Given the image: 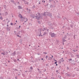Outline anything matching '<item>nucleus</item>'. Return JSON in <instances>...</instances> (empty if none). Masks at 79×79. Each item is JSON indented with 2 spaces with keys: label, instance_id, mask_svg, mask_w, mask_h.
<instances>
[{
  "label": "nucleus",
  "instance_id": "obj_1",
  "mask_svg": "<svg viewBox=\"0 0 79 79\" xmlns=\"http://www.w3.org/2000/svg\"><path fill=\"white\" fill-rule=\"evenodd\" d=\"M37 15H36L35 16L36 19H37V20H39V19L41 18V16L40 15V13L39 12H37Z\"/></svg>",
  "mask_w": 79,
  "mask_h": 79
},
{
  "label": "nucleus",
  "instance_id": "obj_2",
  "mask_svg": "<svg viewBox=\"0 0 79 79\" xmlns=\"http://www.w3.org/2000/svg\"><path fill=\"white\" fill-rule=\"evenodd\" d=\"M49 35H50L51 37H55L56 36V34H55L54 33L50 32L49 33Z\"/></svg>",
  "mask_w": 79,
  "mask_h": 79
},
{
  "label": "nucleus",
  "instance_id": "obj_3",
  "mask_svg": "<svg viewBox=\"0 0 79 79\" xmlns=\"http://www.w3.org/2000/svg\"><path fill=\"white\" fill-rule=\"evenodd\" d=\"M8 51L5 52V51H3L1 53L2 55H8Z\"/></svg>",
  "mask_w": 79,
  "mask_h": 79
},
{
  "label": "nucleus",
  "instance_id": "obj_4",
  "mask_svg": "<svg viewBox=\"0 0 79 79\" xmlns=\"http://www.w3.org/2000/svg\"><path fill=\"white\" fill-rule=\"evenodd\" d=\"M46 15L48 16H49V17H50V18H51L52 16V14L48 12H46Z\"/></svg>",
  "mask_w": 79,
  "mask_h": 79
},
{
  "label": "nucleus",
  "instance_id": "obj_5",
  "mask_svg": "<svg viewBox=\"0 0 79 79\" xmlns=\"http://www.w3.org/2000/svg\"><path fill=\"white\" fill-rule=\"evenodd\" d=\"M65 75L67 76L68 77H70V76H71V73L68 74L67 73H66Z\"/></svg>",
  "mask_w": 79,
  "mask_h": 79
},
{
  "label": "nucleus",
  "instance_id": "obj_6",
  "mask_svg": "<svg viewBox=\"0 0 79 79\" xmlns=\"http://www.w3.org/2000/svg\"><path fill=\"white\" fill-rule=\"evenodd\" d=\"M67 34H68V35H65L64 39H66V38H67V37H69V34L68 33H67Z\"/></svg>",
  "mask_w": 79,
  "mask_h": 79
},
{
  "label": "nucleus",
  "instance_id": "obj_7",
  "mask_svg": "<svg viewBox=\"0 0 79 79\" xmlns=\"http://www.w3.org/2000/svg\"><path fill=\"white\" fill-rule=\"evenodd\" d=\"M7 31H10V27H8L6 28Z\"/></svg>",
  "mask_w": 79,
  "mask_h": 79
},
{
  "label": "nucleus",
  "instance_id": "obj_8",
  "mask_svg": "<svg viewBox=\"0 0 79 79\" xmlns=\"http://www.w3.org/2000/svg\"><path fill=\"white\" fill-rule=\"evenodd\" d=\"M31 17H32V18H33L34 19L35 18V16H34V14L31 15Z\"/></svg>",
  "mask_w": 79,
  "mask_h": 79
},
{
  "label": "nucleus",
  "instance_id": "obj_9",
  "mask_svg": "<svg viewBox=\"0 0 79 79\" xmlns=\"http://www.w3.org/2000/svg\"><path fill=\"white\" fill-rule=\"evenodd\" d=\"M19 9H22V7L20 6H18Z\"/></svg>",
  "mask_w": 79,
  "mask_h": 79
},
{
  "label": "nucleus",
  "instance_id": "obj_10",
  "mask_svg": "<svg viewBox=\"0 0 79 79\" xmlns=\"http://www.w3.org/2000/svg\"><path fill=\"white\" fill-rule=\"evenodd\" d=\"M13 55H14L15 56V55H16V52L15 51L14 52H13Z\"/></svg>",
  "mask_w": 79,
  "mask_h": 79
},
{
  "label": "nucleus",
  "instance_id": "obj_11",
  "mask_svg": "<svg viewBox=\"0 0 79 79\" xmlns=\"http://www.w3.org/2000/svg\"><path fill=\"white\" fill-rule=\"evenodd\" d=\"M20 15L21 16L20 18H21V19H22V18H23V16H22V15H21V14H19V16Z\"/></svg>",
  "mask_w": 79,
  "mask_h": 79
},
{
  "label": "nucleus",
  "instance_id": "obj_12",
  "mask_svg": "<svg viewBox=\"0 0 79 79\" xmlns=\"http://www.w3.org/2000/svg\"><path fill=\"white\" fill-rule=\"evenodd\" d=\"M0 19H1V20H3V17H0Z\"/></svg>",
  "mask_w": 79,
  "mask_h": 79
},
{
  "label": "nucleus",
  "instance_id": "obj_13",
  "mask_svg": "<svg viewBox=\"0 0 79 79\" xmlns=\"http://www.w3.org/2000/svg\"><path fill=\"white\" fill-rule=\"evenodd\" d=\"M47 34V33H46V32H44V33L43 35H46Z\"/></svg>",
  "mask_w": 79,
  "mask_h": 79
},
{
  "label": "nucleus",
  "instance_id": "obj_14",
  "mask_svg": "<svg viewBox=\"0 0 79 79\" xmlns=\"http://www.w3.org/2000/svg\"><path fill=\"white\" fill-rule=\"evenodd\" d=\"M62 40L63 42H66V40L64 39H63Z\"/></svg>",
  "mask_w": 79,
  "mask_h": 79
},
{
  "label": "nucleus",
  "instance_id": "obj_15",
  "mask_svg": "<svg viewBox=\"0 0 79 79\" xmlns=\"http://www.w3.org/2000/svg\"><path fill=\"white\" fill-rule=\"evenodd\" d=\"M40 34L41 36V37H42V35H41V34H42V33H41V31H40Z\"/></svg>",
  "mask_w": 79,
  "mask_h": 79
},
{
  "label": "nucleus",
  "instance_id": "obj_16",
  "mask_svg": "<svg viewBox=\"0 0 79 79\" xmlns=\"http://www.w3.org/2000/svg\"><path fill=\"white\" fill-rule=\"evenodd\" d=\"M30 69H31L32 70V69H33V68L32 67H31L30 68Z\"/></svg>",
  "mask_w": 79,
  "mask_h": 79
},
{
  "label": "nucleus",
  "instance_id": "obj_17",
  "mask_svg": "<svg viewBox=\"0 0 79 79\" xmlns=\"http://www.w3.org/2000/svg\"><path fill=\"white\" fill-rule=\"evenodd\" d=\"M60 60H61V62H64V60H61V59H60Z\"/></svg>",
  "mask_w": 79,
  "mask_h": 79
},
{
  "label": "nucleus",
  "instance_id": "obj_18",
  "mask_svg": "<svg viewBox=\"0 0 79 79\" xmlns=\"http://www.w3.org/2000/svg\"><path fill=\"white\" fill-rule=\"evenodd\" d=\"M8 12H6V14H5V15H8Z\"/></svg>",
  "mask_w": 79,
  "mask_h": 79
},
{
  "label": "nucleus",
  "instance_id": "obj_19",
  "mask_svg": "<svg viewBox=\"0 0 79 79\" xmlns=\"http://www.w3.org/2000/svg\"><path fill=\"white\" fill-rule=\"evenodd\" d=\"M11 2L12 3H15V1H11Z\"/></svg>",
  "mask_w": 79,
  "mask_h": 79
},
{
  "label": "nucleus",
  "instance_id": "obj_20",
  "mask_svg": "<svg viewBox=\"0 0 79 79\" xmlns=\"http://www.w3.org/2000/svg\"><path fill=\"white\" fill-rule=\"evenodd\" d=\"M14 61L15 63H16V60L14 59Z\"/></svg>",
  "mask_w": 79,
  "mask_h": 79
},
{
  "label": "nucleus",
  "instance_id": "obj_21",
  "mask_svg": "<svg viewBox=\"0 0 79 79\" xmlns=\"http://www.w3.org/2000/svg\"><path fill=\"white\" fill-rule=\"evenodd\" d=\"M44 16H46V14H45V12L44 13V14H43Z\"/></svg>",
  "mask_w": 79,
  "mask_h": 79
},
{
  "label": "nucleus",
  "instance_id": "obj_22",
  "mask_svg": "<svg viewBox=\"0 0 79 79\" xmlns=\"http://www.w3.org/2000/svg\"><path fill=\"white\" fill-rule=\"evenodd\" d=\"M38 23H39V24H40V21H38Z\"/></svg>",
  "mask_w": 79,
  "mask_h": 79
},
{
  "label": "nucleus",
  "instance_id": "obj_23",
  "mask_svg": "<svg viewBox=\"0 0 79 79\" xmlns=\"http://www.w3.org/2000/svg\"><path fill=\"white\" fill-rule=\"evenodd\" d=\"M72 59L70 58L69 59V61H72Z\"/></svg>",
  "mask_w": 79,
  "mask_h": 79
},
{
  "label": "nucleus",
  "instance_id": "obj_24",
  "mask_svg": "<svg viewBox=\"0 0 79 79\" xmlns=\"http://www.w3.org/2000/svg\"><path fill=\"white\" fill-rule=\"evenodd\" d=\"M20 43L22 42V40H20Z\"/></svg>",
  "mask_w": 79,
  "mask_h": 79
},
{
  "label": "nucleus",
  "instance_id": "obj_25",
  "mask_svg": "<svg viewBox=\"0 0 79 79\" xmlns=\"http://www.w3.org/2000/svg\"><path fill=\"white\" fill-rule=\"evenodd\" d=\"M70 26H71V27H73V25H70Z\"/></svg>",
  "mask_w": 79,
  "mask_h": 79
},
{
  "label": "nucleus",
  "instance_id": "obj_26",
  "mask_svg": "<svg viewBox=\"0 0 79 79\" xmlns=\"http://www.w3.org/2000/svg\"><path fill=\"white\" fill-rule=\"evenodd\" d=\"M43 53H44V54H47V52H43Z\"/></svg>",
  "mask_w": 79,
  "mask_h": 79
},
{
  "label": "nucleus",
  "instance_id": "obj_27",
  "mask_svg": "<svg viewBox=\"0 0 79 79\" xmlns=\"http://www.w3.org/2000/svg\"><path fill=\"white\" fill-rule=\"evenodd\" d=\"M44 31H46V28H44Z\"/></svg>",
  "mask_w": 79,
  "mask_h": 79
},
{
  "label": "nucleus",
  "instance_id": "obj_28",
  "mask_svg": "<svg viewBox=\"0 0 79 79\" xmlns=\"http://www.w3.org/2000/svg\"><path fill=\"white\" fill-rule=\"evenodd\" d=\"M17 37H21V36H19V35H17Z\"/></svg>",
  "mask_w": 79,
  "mask_h": 79
},
{
  "label": "nucleus",
  "instance_id": "obj_29",
  "mask_svg": "<svg viewBox=\"0 0 79 79\" xmlns=\"http://www.w3.org/2000/svg\"><path fill=\"white\" fill-rule=\"evenodd\" d=\"M46 59H47L48 58V56H46Z\"/></svg>",
  "mask_w": 79,
  "mask_h": 79
},
{
  "label": "nucleus",
  "instance_id": "obj_30",
  "mask_svg": "<svg viewBox=\"0 0 79 79\" xmlns=\"http://www.w3.org/2000/svg\"><path fill=\"white\" fill-rule=\"evenodd\" d=\"M56 73H58V70H56Z\"/></svg>",
  "mask_w": 79,
  "mask_h": 79
},
{
  "label": "nucleus",
  "instance_id": "obj_31",
  "mask_svg": "<svg viewBox=\"0 0 79 79\" xmlns=\"http://www.w3.org/2000/svg\"><path fill=\"white\" fill-rule=\"evenodd\" d=\"M68 30H70V27H69L68 28Z\"/></svg>",
  "mask_w": 79,
  "mask_h": 79
},
{
  "label": "nucleus",
  "instance_id": "obj_32",
  "mask_svg": "<svg viewBox=\"0 0 79 79\" xmlns=\"http://www.w3.org/2000/svg\"><path fill=\"white\" fill-rule=\"evenodd\" d=\"M26 10H27L28 11L29 10V9H28V8H27Z\"/></svg>",
  "mask_w": 79,
  "mask_h": 79
},
{
  "label": "nucleus",
  "instance_id": "obj_33",
  "mask_svg": "<svg viewBox=\"0 0 79 79\" xmlns=\"http://www.w3.org/2000/svg\"><path fill=\"white\" fill-rule=\"evenodd\" d=\"M56 63H57V61H56L55 63V64H56Z\"/></svg>",
  "mask_w": 79,
  "mask_h": 79
},
{
  "label": "nucleus",
  "instance_id": "obj_34",
  "mask_svg": "<svg viewBox=\"0 0 79 79\" xmlns=\"http://www.w3.org/2000/svg\"><path fill=\"white\" fill-rule=\"evenodd\" d=\"M26 4H27V5H29V3H28V2H27L26 3Z\"/></svg>",
  "mask_w": 79,
  "mask_h": 79
},
{
  "label": "nucleus",
  "instance_id": "obj_35",
  "mask_svg": "<svg viewBox=\"0 0 79 79\" xmlns=\"http://www.w3.org/2000/svg\"><path fill=\"white\" fill-rule=\"evenodd\" d=\"M64 27H65L64 26L62 28H64Z\"/></svg>",
  "mask_w": 79,
  "mask_h": 79
},
{
  "label": "nucleus",
  "instance_id": "obj_36",
  "mask_svg": "<svg viewBox=\"0 0 79 79\" xmlns=\"http://www.w3.org/2000/svg\"><path fill=\"white\" fill-rule=\"evenodd\" d=\"M73 51L75 52H76V51H75V50H73Z\"/></svg>",
  "mask_w": 79,
  "mask_h": 79
},
{
  "label": "nucleus",
  "instance_id": "obj_37",
  "mask_svg": "<svg viewBox=\"0 0 79 79\" xmlns=\"http://www.w3.org/2000/svg\"><path fill=\"white\" fill-rule=\"evenodd\" d=\"M7 27H8V26H9V25H7Z\"/></svg>",
  "mask_w": 79,
  "mask_h": 79
},
{
  "label": "nucleus",
  "instance_id": "obj_38",
  "mask_svg": "<svg viewBox=\"0 0 79 79\" xmlns=\"http://www.w3.org/2000/svg\"><path fill=\"white\" fill-rule=\"evenodd\" d=\"M67 69H69V68H68V67H67Z\"/></svg>",
  "mask_w": 79,
  "mask_h": 79
},
{
  "label": "nucleus",
  "instance_id": "obj_39",
  "mask_svg": "<svg viewBox=\"0 0 79 79\" xmlns=\"http://www.w3.org/2000/svg\"><path fill=\"white\" fill-rule=\"evenodd\" d=\"M49 0V2H51V1H52V0Z\"/></svg>",
  "mask_w": 79,
  "mask_h": 79
},
{
  "label": "nucleus",
  "instance_id": "obj_40",
  "mask_svg": "<svg viewBox=\"0 0 79 79\" xmlns=\"http://www.w3.org/2000/svg\"><path fill=\"white\" fill-rule=\"evenodd\" d=\"M15 79H17V77H15Z\"/></svg>",
  "mask_w": 79,
  "mask_h": 79
},
{
  "label": "nucleus",
  "instance_id": "obj_41",
  "mask_svg": "<svg viewBox=\"0 0 79 79\" xmlns=\"http://www.w3.org/2000/svg\"><path fill=\"white\" fill-rule=\"evenodd\" d=\"M54 60L55 61H56V60L54 59Z\"/></svg>",
  "mask_w": 79,
  "mask_h": 79
},
{
  "label": "nucleus",
  "instance_id": "obj_42",
  "mask_svg": "<svg viewBox=\"0 0 79 79\" xmlns=\"http://www.w3.org/2000/svg\"><path fill=\"white\" fill-rule=\"evenodd\" d=\"M25 73H27V71H25Z\"/></svg>",
  "mask_w": 79,
  "mask_h": 79
},
{
  "label": "nucleus",
  "instance_id": "obj_43",
  "mask_svg": "<svg viewBox=\"0 0 79 79\" xmlns=\"http://www.w3.org/2000/svg\"><path fill=\"white\" fill-rule=\"evenodd\" d=\"M15 71H18V70L17 69H15Z\"/></svg>",
  "mask_w": 79,
  "mask_h": 79
},
{
  "label": "nucleus",
  "instance_id": "obj_44",
  "mask_svg": "<svg viewBox=\"0 0 79 79\" xmlns=\"http://www.w3.org/2000/svg\"><path fill=\"white\" fill-rule=\"evenodd\" d=\"M26 22H27V19H26Z\"/></svg>",
  "mask_w": 79,
  "mask_h": 79
},
{
  "label": "nucleus",
  "instance_id": "obj_45",
  "mask_svg": "<svg viewBox=\"0 0 79 79\" xmlns=\"http://www.w3.org/2000/svg\"><path fill=\"white\" fill-rule=\"evenodd\" d=\"M31 9H29V11H31Z\"/></svg>",
  "mask_w": 79,
  "mask_h": 79
},
{
  "label": "nucleus",
  "instance_id": "obj_46",
  "mask_svg": "<svg viewBox=\"0 0 79 79\" xmlns=\"http://www.w3.org/2000/svg\"><path fill=\"white\" fill-rule=\"evenodd\" d=\"M15 32V34H16V31H15V32Z\"/></svg>",
  "mask_w": 79,
  "mask_h": 79
},
{
  "label": "nucleus",
  "instance_id": "obj_47",
  "mask_svg": "<svg viewBox=\"0 0 79 79\" xmlns=\"http://www.w3.org/2000/svg\"><path fill=\"white\" fill-rule=\"evenodd\" d=\"M74 38L75 39V35H74Z\"/></svg>",
  "mask_w": 79,
  "mask_h": 79
},
{
  "label": "nucleus",
  "instance_id": "obj_48",
  "mask_svg": "<svg viewBox=\"0 0 79 79\" xmlns=\"http://www.w3.org/2000/svg\"><path fill=\"white\" fill-rule=\"evenodd\" d=\"M63 60V58H61V60Z\"/></svg>",
  "mask_w": 79,
  "mask_h": 79
},
{
  "label": "nucleus",
  "instance_id": "obj_49",
  "mask_svg": "<svg viewBox=\"0 0 79 79\" xmlns=\"http://www.w3.org/2000/svg\"><path fill=\"white\" fill-rule=\"evenodd\" d=\"M39 37H40V36H41L40 35H40H39Z\"/></svg>",
  "mask_w": 79,
  "mask_h": 79
},
{
  "label": "nucleus",
  "instance_id": "obj_50",
  "mask_svg": "<svg viewBox=\"0 0 79 79\" xmlns=\"http://www.w3.org/2000/svg\"><path fill=\"white\" fill-rule=\"evenodd\" d=\"M10 24H11V25H13V23H11Z\"/></svg>",
  "mask_w": 79,
  "mask_h": 79
},
{
  "label": "nucleus",
  "instance_id": "obj_51",
  "mask_svg": "<svg viewBox=\"0 0 79 79\" xmlns=\"http://www.w3.org/2000/svg\"><path fill=\"white\" fill-rule=\"evenodd\" d=\"M45 71H46V69L44 70V72H45Z\"/></svg>",
  "mask_w": 79,
  "mask_h": 79
},
{
  "label": "nucleus",
  "instance_id": "obj_52",
  "mask_svg": "<svg viewBox=\"0 0 79 79\" xmlns=\"http://www.w3.org/2000/svg\"><path fill=\"white\" fill-rule=\"evenodd\" d=\"M46 5H47V6L48 5V4H47Z\"/></svg>",
  "mask_w": 79,
  "mask_h": 79
},
{
  "label": "nucleus",
  "instance_id": "obj_53",
  "mask_svg": "<svg viewBox=\"0 0 79 79\" xmlns=\"http://www.w3.org/2000/svg\"><path fill=\"white\" fill-rule=\"evenodd\" d=\"M38 55H40V53L38 54Z\"/></svg>",
  "mask_w": 79,
  "mask_h": 79
},
{
  "label": "nucleus",
  "instance_id": "obj_54",
  "mask_svg": "<svg viewBox=\"0 0 79 79\" xmlns=\"http://www.w3.org/2000/svg\"><path fill=\"white\" fill-rule=\"evenodd\" d=\"M19 28H20V27H21V26H19Z\"/></svg>",
  "mask_w": 79,
  "mask_h": 79
},
{
  "label": "nucleus",
  "instance_id": "obj_55",
  "mask_svg": "<svg viewBox=\"0 0 79 79\" xmlns=\"http://www.w3.org/2000/svg\"><path fill=\"white\" fill-rule=\"evenodd\" d=\"M56 66H58V64H56Z\"/></svg>",
  "mask_w": 79,
  "mask_h": 79
},
{
  "label": "nucleus",
  "instance_id": "obj_56",
  "mask_svg": "<svg viewBox=\"0 0 79 79\" xmlns=\"http://www.w3.org/2000/svg\"><path fill=\"white\" fill-rule=\"evenodd\" d=\"M41 60H44V59H43V58H42V59H41Z\"/></svg>",
  "mask_w": 79,
  "mask_h": 79
},
{
  "label": "nucleus",
  "instance_id": "obj_57",
  "mask_svg": "<svg viewBox=\"0 0 79 79\" xmlns=\"http://www.w3.org/2000/svg\"><path fill=\"white\" fill-rule=\"evenodd\" d=\"M52 58H53V55H52Z\"/></svg>",
  "mask_w": 79,
  "mask_h": 79
},
{
  "label": "nucleus",
  "instance_id": "obj_58",
  "mask_svg": "<svg viewBox=\"0 0 79 79\" xmlns=\"http://www.w3.org/2000/svg\"><path fill=\"white\" fill-rule=\"evenodd\" d=\"M42 31H44V30H42Z\"/></svg>",
  "mask_w": 79,
  "mask_h": 79
},
{
  "label": "nucleus",
  "instance_id": "obj_59",
  "mask_svg": "<svg viewBox=\"0 0 79 79\" xmlns=\"http://www.w3.org/2000/svg\"><path fill=\"white\" fill-rule=\"evenodd\" d=\"M46 66H48V64H46Z\"/></svg>",
  "mask_w": 79,
  "mask_h": 79
},
{
  "label": "nucleus",
  "instance_id": "obj_60",
  "mask_svg": "<svg viewBox=\"0 0 79 79\" xmlns=\"http://www.w3.org/2000/svg\"><path fill=\"white\" fill-rule=\"evenodd\" d=\"M36 16H37V15H37V14H36Z\"/></svg>",
  "mask_w": 79,
  "mask_h": 79
},
{
  "label": "nucleus",
  "instance_id": "obj_61",
  "mask_svg": "<svg viewBox=\"0 0 79 79\" xmlns=\"http://www.w3.org/2000/svg\"><path fill=\"white\" fill-rule=\"evenodd\" d=\"M44 3H45V1H44Z\"/></svg>",
  "mask_w": 79,
  "mask_h": 79
},
{
  "label": "nucleus",
  "instance_id": "obj_62",
  "mask_svg": "<svg viewBox=\"0 0 79 79\" xmlns=\"http://www.w3.org/2000/svg\"><path fill=\"white\" fill-rule=\"evenodd\" d=\"M38 71H39V69H38Z\"/></svg>",
  "mask_w": 79,
  "mask_h": 79
},
{
  "label": "nucleus",
  "instance_id": "obj_63",
  "mask_svg": "<svg viewBox=\"0 0 79 79\" xmlns=\"http://www.w3.org/2000/svg\"><path fill=\"white\" fill-rule=\"evenodd\" d=\"M26 22H26V21H24V22H25V23H26Z\"/></svg>",
  "mask_w": 79,
  "mask_h": 79
},
{
  "label": "nucleus",
  "instance_id": "obj_64",
  "mask_svg": "<svg viewBox=\"0 0 79 79\" xmlns=\"http://www.w3.org/2000/svg\"><path fill=\"white\" fill-rule=\"evenodd\" d=\"M16 23H17V20H16Z\"/></svg>",
  "mask_w": 79,
  "mask_h": 79
}]
</instances>
